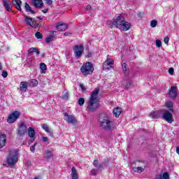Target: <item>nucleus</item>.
Returning a JSON list of instances; mask_svg holds the SVG:
<instances>
[{
	"label": "nucleus",
	"instance_id": "63",
	"mask_svg": "<svg viewBox=\"0 0 179 179\" xmlns=\"http://www.w3.org/2000/svg\"><path fill=\"white\" fill-rule=\"evenodd\" d=\"M60 1H64V0H60Z\"/></svg>",
	"mask_w": 179,
	"mask_h": 179
},
{
	"label": "nucleus",
	"instance_id": "62",
	"mask_svg": "<svg viewBox=\"0 0 179 179\" xmlns=\"http://www.w3.org/2000/svg\"><path fill=\"white\" fill-rule=\"evenodd\" d=\"M138 163H142V162L139 161Z\"/></svg>",
	"mask_w": 179,
	"mask_h": 179
},
{
	"label": "nucleus",
	"instance_id": "9",
	"mask_svg": "<svg viewBox=\"0 0 179 179\" xmlns=\"http://www.w3.org/2000/svg\"><path fill=\"white\" fill-rule=\"evenodd\" d=\"M20 117V112L14 111L7 118V122L8 124H13L16 122V120Z\"/></svg>",
	"mask_w": 179,
	"mask_h": 179
},
{
	"label": "nucleus",
	"instance_id": "39",
	"mask_svg": "<svg viewBox=\"0 0 179 179\" xmlns=\"http://www.w3.org/2000/svg\"><path fill=\"white\" fill-rule=\"evenodd\" d=\"M78 104H79V106H83L85 104V99L80 98L78 99Z\"/></svg>",
	"mask_w": 179,
	"mask_h": 179
},
{
	"label": "nucleus",
	"instance_id": "58",
	"mask_svg": "<svg viewBox=\"0 0 179 179\" xmlns=\"http://www.w3.org/2000/svg\"><path fill=\"white\" fill-rule=\"evenodd\" d=\"M37 19H38L39 20H43V17H41V16L37 17Z\"/></svg>",
	"mask_w": 179,
	"mask_h": 179
},
{
	"label": "nucleus",
	"instance_id": "34",
	"mask_svg": "<svg viewBox=\"0 0 179 179\" xmlns=\"http://www.w3.org/2000/svg\"><path fill=\"white\" fill-rule=\"evenodd\" d=\"M61 98L62 99V100H69V92H65L62 96Z\"/></svg>",
	"mask_w": 179,
	"mask_h": 179
},
{
	"label": "nucleus",
	"instance_id": "5",
	"mask_svg": "<svg viewBox=\"0 0 179 179\" xmlns=\"http://www.w3.org/2000/svg\"><path fill=\"white\" fill-rule=\"evenodd\" d=\"M93 166L96 168L90 171L91 176H97L99 173H101L102 170L106 166V162H101L99 164V159H94L93 162Z\"/></svg>",
	"mask_w": 179,
	"mask_h": 179
},
{
	"label": "nucleus",
	"instance_id": "45",
	"mask_svg": "<svg viewBox=\"0 0 179 179\" xmlns=\"http://www.w3.org/2000/svg\"><path fill=\"white\" fill-rule=\"evenodd\" d=\"M169 75H173V73H174V69L170 68L169 69Z\"/></svg>",
	"mask_w": 179,
	"mask_h": 179
},
{
	"label": "nucleus",
	"instance_id": "59",
	"mask_svg": "<svg viewBox=\"0 0 179 179\" xmlns=\"http://www.w3.org/2000/svg\"><path fill=\"white\" fill-rule=\"evenodd\" d=\"M129 85V86H130L131 85V83H127V85Z\"/></svg>",
	"mask_w": 179,
	"mask_h": 179
},
{
	"label": "nucleus",
	"instance_id": "8",
	"mask_svg": "<svg viewBox=\"0 0 179 179\" xmlns=\"http://www.w3.org/2000/svg\"><path fill=\"white\" fill-rule=\"evenodd\" d=\"M124 19L125 18L122 17V15H118L115 20L112 21V26H115L117 29H121Z\"/></svg>",
	"mask_w": 179,
	"mask_h": 179
},
{
	"label": "nucleus",
	"instance_id": "43",
	"mask_svg": "<svg viewBox=\"0 0 179 179\" xmlns=\"http://www.w3.org/2000/svg\"><path fill=\"white\" fill-rule=\"evenodd\" d=\"M30 150L31 152H32V153H34V152L36 151V145H31L30 147Z\"/></svg>",
	"mask_w": 179,
	"mask_h": 179
},
{
	"label": "nucleus",
	"instance_id": "50",
	"mask_svg": "<svg viewBox=\"0 0 179 179\" xmlns=\"http://www.w3.org/2000/svg\"><path fill=\"white\" fill-rule=\"evenodd\" d=\"M42 140H43L44 142H48V137L43 136V137H42Z\"/></svg>",
	"mask_w": 179,
	"mask_h": 179
},
{
	"label": "nucleus",
	"instance_id": "7",
	"mask_svg": "<svg viewBox=\"0 0 179 179\" xmlns=\"http://www.w3.org/2000/svg\"><path fill=\"white\" fill-rule=\"evenodd\" d=\"M74 55L77 59H79L82 55H83V51H85V47L83 44L77 45L73 48Z\"/></svg>",
	"mask_w": 179,
	"mask_h": 179
},
{
	"label": "nucleus",
	"instance_id": "28",
	"mask_svg": "<svg viewBox=\"0 0 179 179\" xmlns=\"http://www.w3.org/2000/svg\"><path fill=\"white\" fill-rule=\"evenodd\" d=\"M78 171H76V168L75 166H73L71 168V179H78Z\"/></svg>",
	"mask_w": 179,
	"mask_h": 179
},
{
	"label": "nucleus",
	"instance_id": "38",
	"mask_svg": "<svg viewBox=\"0 0 179 179\" xmlns=\"http://www.w3.org/2000/svg\"><path fill=\"white\" fill-rule=\"evenodd\" d=\"M36 51H37V48H31L29 50H28V54H33V52H36Z\"/></svg>",
	"mask_w": 179,
	"mask_h": 179
},
{
	"label": "nucleus",
	"instance_id": "2",
	"mask_svg": "<svg viewBox=\"0 0 179 179\" xmlns=\"http://www.w3.org/2000/svg\"><path fill=\"white\" fill-rule=\"evenodd\" d=\"M99 124L105 131H112L114 129V122H113V119L108 115H105L100 118Z\"/></svg>",
	"mask_w": 179,
	"mask_h": 179
},
{
	"label": "nucleus",
	"instance_id": "54",
	"mask_svg": "<svg viewBox=\"0 0 179 179\" xmlns=\"http://www.w3.org/2000/svg\"><path fill=\"white\" fill-rule=\"evenodd\" d=\"M35 52L37 54V55H40V51H38V48H37Z\"/></svg>",
	"mask_w": 179,
	"mask_h": 179
},
{
	"label": "nucleus",
	"instance_id": "47",
	"mask_svg": "<svg viewBox=\"0 0 179 179\" xmlns=\"http://www.w3.org/2000/svg\"><path fill=\"white\" fill-rule=\"evenodd\" d=\"M45 3L48 5H52V0H45Z\"/></svg>",
	"mask_w": 179,
	"mask_h": 179
},
{
	"label": "nucleus",
	"instance_id": "18",
	"mask_svg": "<svg viewBox=\"0 0 179 179\" xmlns=\"http://www.w3.org/2000/svg\"><path fill=\"white\" fill-rule=\"evenodd\" d=\"M11 3H13V6H15V9L22 10V1L21 0H12Z\"/></svg>",
	"mask_w": 179,
	"mask_h": 179
},
{
	"label": "nucleus",
	"instance_id": "1",
	"mask_svg": "<svg viewBox=\"0 0 179 179\" xmlns=\"http://www.w3.org/2000/svg\"><path fill=\"white\" fill-rule=\"evenodd\" d=\"M99 93H100V89L95 88L94 90L91 93V96L87 101V108L91 113H93L100 107V103L99 102Z\"/></svg>",
	"mask_w": 179,
	"mask_h": 179
},
{
	"label": "nucleus",
	"instance_id": "36",
	"mask_svg": "<svg viewBox=\"0 0 179 179\" xmlns=\"http://www.w3.org/2000/svg\"><path fill=\"white\" fill-rule=\"evenodd\" d=\"M40 68H41V70L42 71L41 73H44L43 71L47 70V65H45V64L44 63H41Z\"/></svg>",
	"mask_w": 179,
	"mask_h": 179
},
{
	"label": "nucleus",
	"instance_id": "14",
	"mask_svg": "<svg viewBox=\"0 0 179 179\" xmlns=\"http://www.w3.org/2000/svg\"><path fill=\"white\" fill-rule=\"evenodd\" d=\"M63 114L64 117H66V121L67 124H76V122H78V120H76V118H75V116L68 115L67 113H64Z\"/></svg>",
	"mask_w": 179,
	"mask_h": 179
},
{
	"label": "nucleus",
	"instance_id": "31",
	"mask_svg": "<svg viewBox=\"0 0 179 179\" xmlns=\"http://www.w3.org/2000/svg\"><path fill=\"white\" fill-rule=\"evenodd\" d=\"M28 84L32 87H36L38 85V81L36 79H31L29 80Z\"/></svg>",
	"mask_w": 179,
	"mask_h": 179
},
{
	"label": "nucleus",
	"instance_id": "44",
	"mask_svg": "<svg viewBox=\"0 0 179 179\" xmlns=\"http://www.w3.org/2000/svg\"><path fill=\"white\" fill-rule=\"evenodd\" d=\"M169 41H170V38H169V36L165 37L164 39L165 44H169Z\"/></svg>",
	"mask_w": 179,
	"mask_h": 179
},
{
	"label": "nucleus",
	"instance_id": "10",
	"mask_svg": "<svg viewBox=\"0 0 179 179\" xmlns=\"http://www.w3.org/2000/svg\"><path fill=\"white\" fill-rule=\"evenodd\" d=\"M27 132V127L24 124V122H22L20 123V127H18L17 134L20 138H22V136H24L26 135V133Z\"/></svg>",
	"mask_w": 179,
	"mask_h": 179
},
{
	"label": "nucleus",
	"instance_id": "56",
	"mask_svg": "<svg viewBox=\"0 0 179 179\" xmlns=\"http://www.w3.org/2000/svg\"><path fill=\"white\" fill-rule=\"evenodd\" d=\"M69 34H71V33L66 32L64 34V36H69Z\"/></svg>",
	"mask_w": 179,
	"mask_h": 179
},
{
	"label": "nucleus",
	"instance_id": "26",
	"mask_svg": "<svg viewBox=\"0 0 179 179\" xmlns=\"http://www.w3.org/2000/svg\"><path fill=\"white\" fill-rule=\"evenodd\" d=\"M122 69L125 76H129V70H128V65H127V63H123L122 64Z\"/></svg>",
	"mask_w": 179,
	"mask_h": 179
},
{
	"label": "nucleus",
	"instance_id": "13",
	"mask_svg": "<svg viewBox=\"0 0 179 179\" xmlns=\"http://www.w3.org/2000/svg\"><path fill=\"white\" fill-rule=\"evenodd\" d=\"M169 96L171 99H176L178 96V89L176 86H172L169 92Z\"/></svg>",
	"mask_w": 179,
	"mask_h": 179
},
{
	"label": "nucleus",
	"instance_id": "53",
	"mask_svg": "<svg viewBox=\"0 0 179 179\" xmlns=\"http://www.w3.org/2000/svg\"><path fill=\"white\" fill-rule=\"evenodd\" d=\"M43 13H47L48 12V8H45L44 10H42Z\"/></svg>",
	"mask_w": 179,
	"mask_h": 179
},
{
	"label": "nucleus",
	"instance_id": "55",
	"mask_svg": "<svg viewBox=\"0 0 179 179\" xmlns=\"http://www.w3.org/2000/svg\"><path fill=\"white\" fill-rule=\"evenodd\" d=\"M30 164H31V162H30V161H27V166H30Z\"/></svg>",
	"mask_w": 179,
	"mask_h": 179
},
{
	"label": "nucleus",
	"instance_id": "15",
	"mask_svg": "<svg viewBox=\"0 0 179 179\" xmlns=\"http://www.w3.org/2000/svg\"><path fill=\"white\" fill-rule=\"evenodd\" d=\"M3 8H5L7 12L12 11V2L9 0H2Z\"/></svg>",
	"mask_w": 179,
	"mask_h": 179
},
{
	"label": "nucleus",
	"instance_id": "16",
	"mask_svg": "<svg viewBox=\"0 0 179 179\" xmlns=\"http://www.w3.org/2000/svg\"><path fill=\"white\" fill-rule=\"evenodd\" d=\"M56 29L58 31H65V30L68 29V24L62 22H58L56 26Z\"/></svg>",
	"mask_w": 179,
	"mask_h": 179
},
{
	"label": "nucleus",
	"instance_id": "30",
	"mask_svg": "<svg viewBox=\"0 0 179 179\" xmlns=\"http://www.w3.org/2000/svg\"><path fill=\"white\" fill-rule=\"evenodd\" d=\"M28 135L29 138H34L36 136V130H34L33 127H29Z\"/></svg>",
	"mask_w": 179,
	"mask_h": 179
},
{
	"label": "nucleus",
	"instance_id": "17",
	"mask_svg": "<svg viewBox=\"0 0 179 179\" xmlns=\"http://www.w3.org/2000/svg\"><path fill=\"white\" fill-rule=\"evenodd\" d=\"M160 115H162V110H157L151 112L149 117H150V118L152 120H158V118H160Z\"/></svg>",
	"mask_w": 179,
	"mask_h": 179
},
{
	"label": "nucleus",
	"instance_id": "46",
	"mask_svg": "<svg viewBox=\"0 0 179 179\" xmlns=\"http://www.w3.org/2000/svg\"><path fill=\"white\" fill-rule=\"evenodd\" d=\"M80 87L83 90V92H86V87H85V85L83 84H80Z\"/></svg>",
	"mask_w": 179,
	"mask_h": 179
},
{
	"label": "nucleus",
	"instance_id": "48",
	"mask_svg": "<svg viewBox=\"0 0 179 179\" xmlns=\"http://www.w3.org/2000/svg\"><path fill=\"white\" fill-rule=\"evenodd\" d=\"M93 53L92 52H88V54L86 55L87 58H92Z\"/></svg>",
	"mask_w": 179,
	"mask_h": 179
},
{
	"label": "nucleus",
	"instance_id": "60",
	"mask_svg": "<svg viewBox=\"0 0 179 179\" xmlns=\"http://www.w3.org/2000/svg\"><path fill=\"white\" fill-rule=\"evenodd\" d=\"M133 164H136V162H134L133 163Z\"/></svg>",
	"mask_w": 179,
	"mask_h": 179
},
{
	"label": "nucleus",
	"instance_id": "29",
	"mask_svg": "<svg viewBox=\"0 0 179 179\" xmlns=\"http://www.w3.org/2000/svg\"><path fill=\"white\" fill-rule=\"evenodd\" d=\"M24 9L27 12H29L32 15H35L36 13V11L31 9V7H30V5L27 2L25 3Z\"/></svg>",
	"mask_w": 179,
	"mask_h": 179
},
{
	"label": "nucleus",
	"instance_id": "21",
	"mask_svg": "<svg viewBox=\"0 0 179 179\" xmlns=\"http://www.w3.org/2000/svg\"><path fill=\"white\" fill-rule=\"evenodd\" d=\"M32 4L34 8H43L44 6V3L43 0H32Z\"/></svg>",
	"mask_w": 179,
	"mask_h": 179
},
{
	"label": "nucleus",
	"instance_id": "20",
	"mask_svg": "<svg viewBox=\"0 0 179 179\" xmlns=\"http://www.w3.org/2000/svg\"><path fill=\"white\" fill-rule=\"evenodd\" d=\"M27 85H29V83L26 81L21 82L20 85V92H22V93H26V92H27Z\"/></svg>",
	"mask_w": 179,
	"mask_h": 179
},
{
	"label": "nucleus",
	"instance_id": "49",
	"mask_svg": "<svg viewBox=\"0 0 179 179\" xmlns=\"http://www.w3.org/2000/svg\"><path fill=\"white\" fill-rule=\"evenodd\" d=\"M155 178H156V179H163V176H162V174L157 175V176H155Z\"/></svg>",
	"mask_w": 179,
	"mask_h": 179
},
{
	"label": "nucleus",
	"instance_id": "35",
	"mask_svg": "<svg viewBox=\"0 0 179 179\" xmlns=\"http://www.w3.org/2000/svg\"><path fill=\"white\" fill-rule=\"evenodd\" d=\"M35 37H36L38 40H43V34H41V32L37 31V32L35 34Z\"/></svg>",
	"mask_w": 179,
	"mask_h": 179
},
{
	"label": "nucleus",
	"instance_id": "61",
	"mask_svg": "<svg viewBox=\"0 0 179 179\" xmlns=\"http://www.w3.org/2000/svg\"><path fill=\"white\" fill-rule=\"evenodd\" d=\"M54 33H55V31H52V34H54Z\"/></svg>",
	"mask_w": 179,
	"mask_h": 179
},
{
	"label": "nucleus",
	"instance_id": "23",
	"mask_svg": "<svg viewBox=\"0 0 179 179\" xmlns=\"http://www.w3.org/2000/svg\"><path fill=\"white\" fill-rule=\"evenodd\" d=\"M42 129L45 130V131L50 136H53L54 133L52 132V130L48 127V124H43L42 125Z\"/></svg>",
	"mask_w": 179,
	"mask_h": 179
},
{
	"label": "nucleus",
	"instance_id": "52",
	"mask_svg": "<svg viewBox=\"0 0 179 179\" xmlns=\"http://www.w3.org/2000/svg\"><path fill=\"white\" fill-rule=\"evenodd\" d=\"M87 10H90V9H92V6L90 5H87L86 7Z\"/></svg>",
	"mask_w": 179,
	"mask_h": 179
},
{
	"label": "nucleus",
	"instance_id": "25",
	"mask_svg": "<svg viewBox=\"0 0 179 179\" xmlns=\"http://www.w3.org/2000/svg\"><path fill=\"white\" fill-rule=\"evenodd\" d=\"M145 168L146 166L145 165L143 166L133 167V171L135 173H139L141 174V173H143V171H145Z\"/></svg>",
	"mask_w": 179,
	"mask_h": 179
},
{
	"label": "nucleus",
	"instance_id": "33",
	"mask_svg": "<svg viewBox=\"0 0 179 179\" xmlns=\"http://www.w3.org/2000/svg\"><path fill=\"white\" fill-rule=\"evenodd\" d=\"M44 158L48 159H52V151H50V150L45 151L44 155Z\"/></svg>",
	"mask_w": 179,
	"mask_h": 179
},
{
	"label": "nucleus",
	"instance_id": "24",
	"mask_svg": "<svg viewBox=\"0 0 179 179\" xmlns=\"http://www.w3.org/2000/svg\"><path fill=\"white\" fill-rule=\"evenodd\" d=\"M113 115L116 118H118V117L121 115V113H122V109L120 107H117L113 110Z\"/></svg>",
	"mask_w": 179,
	"mask_h": 179
},
{
	"label": "nucleus",
	"instance_id": "27",
	"mask_svg": "<svg viewBox=\"0 0 179 179\" xmlns=\"http://www.w3.org/2000/svg\"><path fill=\"white\" fill-rule=\"evenodd\" d=\"M166 108H169V111H171V113H174V109L173 107H174V104L173 103V101H169L166 103Z\"/></svg>",
	"mask_w": 179,
	"mask_h": 179
},
{
	"label": "nucleus",
	"instance_id": "32",
	"mask_svg": "<svg viewBox=\"0 0 179 179\" xmlns=\"http://www.w3.org/2000/svg\"><path fill=\"white\" fill-rule=\"evenodd\" d=\"M55 40H57V38H55L54 35L51 34L45 38V43L47 44H50V43H52V41H55Z\"/></svg>",
	"mask_w": 179,
	"mask_h": 179
},
{
	"label": "nucleus",
	"instance_id": "37",
	"mask_svg": "<svg viewBox=\"0 0 179 179\" xmlns=\"http://www.w3.org/2000/svg\"><path fill=\"white\" fill-rule=\"evenodd\" d=\"M151 27H156L157 26V21L156 20H152L150 22Z\"/></svg>",
	"mask_w": 179,
	"mask_h": 179
},
{
	"label": "nucleus",
	"instance_id": "57",
	"mask_svg": "<svg viewBox=\"0 0 179 179\" xmlns=\"http://www.w3.org/2000/svg\"><path fill=\"white\" fill-rule=\"evenodd\" d=\"M3 66H2V63H0V71H2Z\"/></svg>",
	"mask_w": 179,
	"mask_h": 179
},
{
	"label": "nucleus",
	"instance_id": "19",
	"mask_svg": "<svg viewBox=\"0 0 179 179\" xmlns=\"http://www.w3.org/2000/svg\"><path fill=\"white\" fill-rule=\"evenodd\" d=\"M121 26L122 27L120 29V30H123V31H128V30L131 29V23L125 21V20H124V22Z\"/></svg>",
	"mask_w": 179,
	"mask_h": 179
},
{
	"label": "nucleus",
	"instance_id": "11",
	"mask_svg": "<svg viewBox=\"0 0 179 179\" xmlns=\"http://www.w3.org/2000/svg\"><path fill=\"white\" fill-rule=\"evenodd\" d=\"M24 22L27 26H31V27H37V22H36V19L32 18L31 17H29L26 15H24Z\"/></svg>",
	"mask_w": 179,
	"mask_h": 179
},
{
	"label": "nucleus",
	"instance_id": "12",
	"mask_svg": "<svg viewBox=\"0 0 179 179\" xmlns=\"http://www.w3.org/2000/svg\"><path fill=\"white\" fill-rule=\"evenodd\" d=\"M111 65H114V61L112 59L107 58L103 64V70L108 71L110 68H113Z\"/></svg>",
	"mask_w": 179,
	"mask_h": 179
},
{
	"label": "nucleus",
	"instance_id": "40",
	"mask_svg": "<svg viewBox=\"0 0 179 179\" xmlns=\"http://www.w3.org/2000/svg\"><path fill=\"white\" fill-rule=\"evenodd\" d=\"M162 178L170 179V175L167 172H165L163 173Z\"/></svg>",
	"mask_w": 179,
	"mask_h": 179
},
{
	"label": "nucleus",
	"instance_id": "6",
	"mask_svg": "<svg viewBox=\"0 0 179 179\" xmlns=\"http://www.w3.org/2000/svg\"><path fill=\"white\" fill-rule=\"evenodd\" d=\"M173 113L174 112H171L169 110H165L162 113V118L169 124H173V122H174V119L173 118Z\"/></svg>",
	"mask_w": 179,
	"mask_h": 179
},
{
	"label": "nucleus",
	"instance_id": "41",
	"mask_svg": "<svg viewBox=\"0 0 179 179\" xmlns=\"http://www.w3.org/2000/svg\"><path fill=\"white\" fill-rule=\"evenodd\" d=\"M155 44L158 48L162 47V41L160 40H157Z\"/></svg>",
	"mask_w": 179,
	"mask_h": 179
},
{
	"label": "nucleus",
	"instance_id": "22",
	"mask_svg": "<svg viewBox=\"0 0 179 179\" xmlns=\"http://www.w3.org/2000/svg\"><path fill=\"white\" fill-rule=\"evenodd\" d=\"M6 143V135L5 134H0V149H2Z\"/></svg>",
	"mask_w": 179,
	"mask_h": 179
},
{
	"label": "nucleus",
	"instance_id": "51",
	"mask_svg": "<svg viewBox=\"0 0 179 179\" xmlns=\"http://www.w3.org/2000/svg\"><path fill=\"white\" fill-rule=\"evenodd\" d=\"M138 17H143V13H138L137 14Z\"/></svg>",
	"mask_w": 179,
	"mask_h": 179
},
{
	"label": "nucleus",
	"instance_id": "42",
	"mask_svg": "<svg viewBox=\"0 0 179 179\" xmlns=\"http://www.w3.org/2000/svg\"><path fill=\"white\" fill-rule=\"evenodd\" d=\"M1 76H3V78H8V71H3L1 73Z\"/></svg>",
	"mask_w": 179,
	"mask_h": 179
},
{
	"label": "nucleus",
	"instance_id": "4",
	"mask_svg": "<svg viewBox=\"0 0 179 179\" xmlns=\"http://www.w3.org/2000/svg\"><path fill=\"white\" fill-rule=\"evenodd\" d=\"M94 71V67L93 64L90 62H87L80 68V72L84 76H87V75H92Z\"/></svg>",
	"mask_w": 179,
	"mask_h": 179
},
{
	"label": "nucleus",
	"instance_id": "3",
	"mask_svg": "<svg viewBox=\"0 0 179 179\" xmlns=\"http://www.w3.org/2000/svg\"><path fill=\"white\" fill-rule=\"evenodd\" d=\"M18 160L19 152L15 150L9 151L7 157V164H8V166H13V164H16V163H17Z\"/></svg>",
	"mask_w": 179,
	"mask_h": 179
}]
</instances>
